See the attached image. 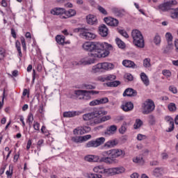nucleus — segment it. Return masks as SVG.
Returning a JSON list of instances; mask_svg holds the SVG:
<instances>
[{"mask_svg": "<svg viewBox=\"0 0 178 178\" xmlns=\"http://www.w3.org/2000/svg\"><path fill=\"white\" fill-rule=\"evenodd\" d=\"M85 51L90 52L89 56L93 58H106L113 51V46L108 42H86L83 44Z\"/></svg>", "mask_w": 178, "mask_h": 178, "instance_id": "1", "label": "nucleus"}, {"mask_svg": "<svg viewBox=\"0 0 178 178\" xmlns=\"http://www.w3.org/2000/svg\"><path fill=\"white\" fill-rule=\"evenodd\" d=\"M106 113L107 112L102 108L95 107L92 112L84 114L82 118L83 120L88 122V126H95L111 120V116L105 115Z\"/></svg>", "mask_w": 178, "mask_h": 178, "instance_id": "2", "label": "nucleus"}, {"mask_svg": "<svg viewBox=\"0 0 178 178\" xmlns=\"http://www.w3.org/2000/svg\"><path fill=\"white\" fill-rule=\"evenodd\" d=\"M97 94H99V92L97 90H76L72 95L71 98L73 99H85L88 101V99H91V95H96Z\"/></svg>", "mask_w": 178, "mask_h": 178, "instance_id": "3", "label": "nucleus"}, {"mask_svg": "<svg viewBox=\"0 0 178 178\" xmlns=\"http://www.w3.org/2000/svg\"><path fill=\"white\" fill-rule=\"evenodd\" d=\"M131 37L135 47H137V48H144L145 47L144 36H143V33L137 29L133 30Z\"/></svg>", "mask_w": 178, "mask_h": 178, "instance_id": "4", "label": "nucleus"}, {"mask_svg": "<svg viewBox=\"0 0 178 178\" xmlns=\"http://www.w3.org/2000/svg\"><path fill=\"white\" fill-rule=\"evenodd\" d=\"M115 69V65L111 63H99L92 67L93 73H99L102 70H112Z\"/></svg>", "mask_w": 178, "mask_h": 178, "instance_id": "5", "label": "nucleus"}, {"mask_svg": "<svg viewBox=\"0 0 178 178\" xmlns=\"http://www.w3.org/2000/svg\"><path fill=\"white\" fill-rule=\"evenodd\" d=\"M174 5H177V1L176 0H170L159 5L157 10H159V12H169V10H172Z\"/></svg>", "mask_w": 178, "mask_h": 178, "instance_id": "6", "label": "nucleus"}, {"mask_svg": "<svg viewBox=\"0 0 178 178\" xmlns=\"http://www.w3.org/2000/svg\"><path fill=\"white\" fill-rule=\"evenodd\" d=\"M143 115H149L155 111V103L150 99H147L143 104Z\"/></svg>", "mask_w": 178, "mask_h": 178, "instance_id": "7", "label": "nucleus"}, {"mask_svg": "<svg viewBox=\"0 0 178 178\" xmlns=\"http://www.w3.org/2000/svg\"><path fill=\"white\" fill-rule=\"evenodd\" d=\"M105 143V138L100 137L96 138L95 140L88 141L86 144V148H97Z\"/></svg>", "mask_w": 178, "mask_h": 178, "instance_id": "8", "label": "nucleus"}, {"mask_svg": "<svg viewBox=\"0 0 178 178\" xmlns=\"http://www.w3.org/2000/svg\"><path fill=\"white\" fill-rule=\"evenodd\" d=\"M125 170L126 169L123 167L111 168L106 170V173H107V176H115V175L124 173Z\"/></svg>", "mask_w": 178, "mask_h": 178, "instance_id": "9", "label": "nucleus"}, {"mask_svg": "<svg viewBox=\"0 0 178 178\" xmlns=\"http://www.w3.org/2000/svg\"><path fill=\"white\" fill-rule=\"evenodd\" d=\"M104 20L108 26H111V27H116L118 24H119V21L113 17H105Z\"/></svg>", "mask_w": 178, "mask_h": 178, "instance_id": "10", "label": "nucleus"}, {"mask_svg": "<svg viewBox=\"0 0 178 178\" xmlns=\"http://www.w3.org/2000/svg\"><path fill=\"white\" fill-rule=\"evenodd\" d=\"M121 108L124 112H130L132 109H134V104L131 102H126L122 104Z\"/></svg>", "mask_w": 178, "mask_h": 178, "instance_id": "11", "label": "nucleus"}, {"mask_svg": "<svg viewBox=\"0 0 178 178\" xmlns=\"http://www.w3.org/2000/svg\"><path fill=\"white\" fill-rule=\"evenodd\" d=\"M165 120L170 124V127L166 130L167 133L173 131V130H175V121L173 118L170 116H166L165 117Z\"/></svg>", "mask_w": 178, "mask_h": 178, "instance_id": "12", "label": "nucleus"}, {"mask_svg": "<svg viewBox=\"0 0 178 178\" xmlns=\"http://www.w3.org/2000/svg\"><path fill=\"white\" fill-rule=\"evenodd\" d=\"M82 37L83 38H85V40H94L97 35L92 33H90L88 31V29H85L83 32H82Z\"/></svg>", "mask_w": 178, "mask_h": 178, "instance_id": "13", "label": "nucleus"}, {"mask_svg": "<svg viewBox=\"0 0 178 178\" xmlns=\"http://www.w3.org/2000/svg\"><path fill=\"white\" fill-rule=\"evenodd\" d=\"M99 34L102 37H107L108 34H109V30L105 24H102L99 27Z\"/></svg>", "mask_w": 178, "mask_h": 178, "instance_id": "14", "label": "nucleus"}, {"mask_svg": "<svg viewBox=\"0 0 178 178\" xmlns=\"http://www.w3.org/2000/svg\"><path fill=\"white\" fill-rule=\"evenodd\" d=\"M137 95V90L128 88L123 92V97H136Z\"/></svg>", "mask_w": 178, "mask_h": 178, "instance_id": "15", "label": "nucleus"}, {"mask_svg": "<svg viewBox=\"0 0 178 178\" xmlns=\"http://www.w3.org/2000/svg\"><path fill=\"white\" fill-rule=\"evenodd\" d=\"M86 22L88 24H90L91 26H94V24H97V23H98L97 17L94 15H88L86 16Z\"/></svg>", "mask_w": 178, "mask_h": 178, "instance_id": "16", "label": "nucleus"}, {"mask_svg": "<svg viewBox=\"0 0 178 178\" xmlns=\"http://www.w3.org/2000/svg\"><path fill=\"white\" fill-rule=\"evenodd\" d=\"M83 112L81 111H65L63 113V118H74V116H79L81 115Z\"/></svg>", "mask_w": 178, "mask_h": 178, "instance_id": "17", "label": "nucleus"}, {"mask_svg": "<svg viewBox=\"0 0 178 178\" xmlns=\"http://www.w3.org/2000/svg\"><path fill=\"white\" fill-rule=\"evenodd\" d=\"M106 170H108V168H104L103 165H97L93 168V172L95 173H101V175H106L108 176V172Z\"/></svg>", "mask_w": 178, "mask_h": 178, "instance_id": "18", "label": "nucleus"}, {"mask_svg": "<svg viewBox=\"0 0 178 178\" xmlns=\"http://www.w3.org/2000/svg\"><path fill=\"white\" fill-rule=\"evenodd\" d=\"M123 154H124V152L122 149H111V158H113V159H115V158H119V156H122Z\"/></svg>", "mask_w": 178, "mask_h": 178, "instance_id": "19", "label": "nucleus"}, {"mask_svg": "<svg viewBox=\"0 0 178 178\" xmlns=\"http://www.w3.org/2000/svg\"><path fill=\"white\" fill-rule=\"evenodd\" d=\"M140 77L144 86H145V87H148V86H149V78H148L147 74H145V72H141L140 74Z\"/></svg>", "mask_w": 178, "mask_h": 178, "instance_id": "20", "label": "nucleus"}, {"mask_svg": "<svg viewBox=\"0 0 178 178\" xmlns=\"http://www.w3.org/2000/svg\"><path fill=\"white\" fill-rule=\"evenodd\" d=\"M65 10L64 8H56L51 10V15H56L57 16L65 15Z\"/></svg>", "mask_w": 178, "mask_h": 178, "instance_id": "21", "label": "nucleus"}, {"mask_svg": "<svg viewBox=\"0 0 178 178\" xmlns=\"http://www.w3.org/2000/svg\"><path fill=\"white\" fill-rule=\"evenodd\" d=\"M122 65L125 67H132V69H135V67H137V65L134 62L130 60H124L122 61Z\"/></svg>", "mask_w": 178, "mask_h": 178, "instance_id": "22", "label": "nucleus"}, {"mask_svg": "<svg viewBox=\"0 0 178 178\" xmlns=\"http://www.w3.org/2000/svg\"><path fill=\"white\" fill-rule=\"evenodd\" d=\"M100 162H104L107 165H112V163L115 162V160L113 159V158H112V156H110L107 157H102L100 159Z\"/></svg>", "mask_w": 178, "mask_h": 178, "instance_id": "23", "label": "nucleus"}, {"mask_svg": "<svg viewBox=\"0 0 178 178\" xmlns=\"http://www.w3.org/2000/svg\"><path fill=\"white\" fill-rule=\"evenodd\" d=\"M94 62H95V59L94 58H85L80 60L79 64L84 65H92V63H94Z\"/></svg>", "mask_w": 178, "mask_h": 178, "instance_id": "24", "label": "nucleus"}, {"mask_svg": "<svg viewBox=\"0 0 178 178\" xmlns=\"http://www.w3.org/2000/svg\"><path fill=\"white\" fill-rule=\"evenodd\" d=\"M65 16H62L61 18L62 19H67V17H72L73 16H75L76 15V11L73 9H70L67 11H65Z\"/></svg>", "mask_w": 178, "mask_h": 178, "instance_id": "25", "label": "nucleus"}, {"mask_svg": "<svg viewBox=\"0 0 178 178\" xmlns=\"http://www.w3.org/2000/svg\"><path fill=\"white\" fill-rule=\"evenodd\" d=\"M118 143L115 140H108L104 144V148H113Z\"/></svg>", "mask_w": 178, "mask_h": 178, "instance_id": "26", "label": "nucleus"}, {"mask_svg": "<svg viewBox=\"0 0 178 178\" xmlns=\"http://www.w3.org/2000/svg\"><path fill=\"white\" fill-rule=\"evenodd\" d=\"M117 130L118 127L116 125H111L107 129L106 134H115Z\"/></svg>", "mask_w": 178, "mask_h": 178, "instance_id": "27", "label": "nucleus"}, {"mask_svg": "<svg viewBox=\"0 0 178 178\" xmlns=\"http://www.w3.org/2000/svg\"><path fill=\"white\" fill-rule=\"evenodd\" d=\"M56 41L59 44V45H65V36L60 35H56Z\"/></svg>", "mask_w": 178, "mask_h": 178, "instance_id": "28", "label": "nucleus"}, {"mask_svg": "<svg viewBox=\"0 0 178 178\" xmlns=\"http://www.w3.org/2000/svg\"><path fill=\"white\" fill-rule=\"evenodd\" d=\"M72 142L75 143V144H81L83 143V140L81 136H73L72 138Z\"/></svg>", "mask_w": 178, "mask_h": 178, "instance_id": "29", "label": "nucleus"}, {"mask_svg": "<svg viewBox=\"0 0 178 178\" xmlns=\"http://www.w3.org/2000/svg\"><path fill=\"white\" fill-rule=\"evenodd\" d=\"M115 42L118 47H119V48H121L122 49H123V48H125L126 47V44L124 43V42L122 41V40H120L119 38H117L115 39Z\"/></svg>", "mask_w": 178, "mask_h": 178, "instance_id": "30", "label": "nucleus"}, {"mask_svg": "<svg viewBox=\"0 0 178 178\" xmlns=\"http://www.w3.org/2000/svg\"><path fill=\"white\" fill-rule=\"evenodd\" d=\"M170 17L171 19H178V8L172 10Z\"/></svg>", "mask_w": 178, "mask_h": 178, "instance_id": "31", "label": "nucleus"}, {"mask_svg": "<svg viewBox=\"0 0 178 178\" xmlns=\"http://www.w3.org/2000/svg\"><path fill=\"white\" fill-rule=\"evenodd\" d=\"M165 38L167 40V42L168 43V45H172V42L173 41V36L172 35V33H166Z\"/></svg>", "mask_w": 178, "mask_h": 178, "instance_id": "32", "label": "nucleus"}, {"mask_svg": "<svg viewBox=\"0 0 178 178\" xmlns=\"http://www.w3.org/2000/svg\"><path fill=\"white\" fill-rule=\"evenodd\" d=\"M143 121L140 119H136L135 124H134V129H135V130H137V129H140V127H141Z\"/></svg>", "mask_w": 178, "mask_h": 178, "instance_id": "33", "label": "nucleus"}, {"mask_svg": "<svg viewBox=\"0 0 178 178\" xmlns=\"http://www.w3.org/2000/svg\"><path fill=\"white\" fill-rule=\"evenodd\" d=\"M168 108L170 112H176V111L177 110V107L176 106V104L175 103H170L168 106Z\"/></svg>", "mask_w": 178, "mask_h": 178, "instance_id": "34", "label": "nucleus"}, {"mask_svg": "<svg viewBox=\"0 0 178 178\" xmlns=\"http://www.w3.org/2000/svg\"><path fill=\"white\" fill-rule=\"evenodd\" d=\"M151 58H147L143 60V67H151Z\"/></svg>", "mask_w": 178, "mask_h": 178, "instance_id": "35", "label": "nucleus"}, {"mask_svg": "<svg viewBox=\"0 0 178 178\" xmlns=\"http://www.w3.org/2000/svg\"><path fill=\"white\" fill-rule=\"evenodd\" d=\"M133 162L143 165L144 163V159H143V156H136V159H133Z\"/></svg>", "mask_w": 178, "mask_h": 178, "instance_id": "36", "label": "nucleus"}, {"mask_svg": "<svg viewBox=\"0 0 178 178\" xmlns=\"http://www.w3.org/2000/svg\"><path fill=\"white\" fill-rule=\"evenodd\" d=\"M108 87H118V86H120V81H114L112 82L107 83Z\"/></svg>", "mask_w": 178, "mask_h": 178, "instance_id": "37", "label": "nucleus"}, {"mask_svg": "<svg viewBox=\"0 0 178 178\" xmlns=\"http://www.w3.org/2000/svg\"><path fill=\"white\" fill-rule=\"evenodd\" d=\"M34 120V115L33 113H29L27 117L26 123H29V125H31L33 123V121Z\"/></svg>", "mask_w": 178, "mask_h": 178, "instance_id": "38", "label": "nucleus"}, {"mask_svg": "<svg viewBox=\"0 0 178 178\" xmlns=\"http://www.w3.org/2000/svg\"><path fill=\"white\" fill-rule=\"evenodd\" d=\"M6 175H7L8 178H12V176L13 175V166H9V170L6 172Z\"/></svg>", "mask_w": 178, "mask_h": 178, "instance_id": "39", "label": "nucleus"}, {"mask_svg": "<svg viewBox=\"0 0 178 178\" xmlns=\"http://www.w3.org/2000/svg\"><path fill=\"white\" fill-rule=\"evenodd\" d=\"M87 177L88 178H102V175L94 173H88Z\"/></svg>", "mask_w": 178, "mask_h": 178, "instance_id": "40", "label": "nucleus"}, {"mask_svg": "<svg viewBox=\"0 0 178 178\" xmlns=\"http://www.w3.org/2000/svg\"><path fill=\"white\" fill-rule=\"evenodd\" d=\"M73 133L75 136H77L79 134H80L81 136V135L84 134V132H83V130H81V128H80V127L74 129L73 131Z\"/></svg>", "mask_w": 178, "mask_h": 178, "instance_id": "41", "label": "nucleus"}, {"mask_svg": "<svg viewBox=\"0 0 178 178\" xmlns=\"http://www.w3.org/2000/svg\"><path fill=\"white\" fill-rule=\"evenodd\" d=\"M116 80V76L113 74L106 75V81H113Z\"/></svg>", "mask_w": 178, "mask_h": 178, "instance_id": "42", "label": "nucleus"}, {"mask_svg": "<svg viewBox=\"0 0 178 178\" xmlns=\"http://www.w3.org/2000/svg\"><path fill=\"white\" fill-rule=\"evenodd\" d=\"M153 175L156 177H159L162 176V173H161V168L154 169V170L153 172Z\"/></svg>", "mask_w": 178, "mask_h": 178, "instance_id": "43", "label": "nucleus"}, {"mask_svg": "<svg viewBox=\"0 0 178 178\" xmlns=\"http://www.w3.org/2000/svg\"><path fill=\"white\" fill-rule=\"evenodd\" d=\"M83 88H84L85 90H95V86L91 85V84H87L85 83L83 85Z\"/></svg>", "mask_w": 178, "mask_h": 178, "instance_id": "44", "label": "nucleus"}, {"mask_svg": "<svg viewBox=\"0 0 178 178\" xmlns=\"http://www.w3.org/2000/svg\"><path fill=\"white\" fill-rule=\"evenodd\" d=\"M20 40H21V43H22L24 51H26V49H27V47L26 46V39H24V36H21Z\"/></svg>", "mask_w": 178, "mask_h": 178, "instance_id": "45", "label": "nucleus"}, {"mask_svg": "<svg viewBox=\"0 0 178 178\" xmlns=\"http://www.w3.org/2000/svg\"><path fill=\"white\" fill-rule=\"evenodd\" d=\"M20 40H21V43H22L24 51H26V49H27V47L26 46V39H24V36H21Z\"/></svg>", "mask_w": 178, "mask_h": 178, "instance_id": "46", "label": "nucleus"}, {"mask_svg": "<svg viewBox=\"0 0 178 178\" xmlns=\"http://www.w3.org/2000/svg\"><path fill=\"white\" fill-rule=\"evenodd\" d=\"M154 42L156 45H159V44H161V36H159V35H155Z\"/></svg>", "mask_w": 178, "mask_h": 178, "instance_id": "47", "label": "nucleus"}, {"mask_svg": "<svg viewBox=\"0 0 178 178\" xmlns=\"http://www.w3.org/2000/svg\"><path fill=\"white\" fill-rule=\"evenodd\" d=\"M81 129L83 134H86V133H90V131H91V128L88 126H83V127H81Z\"/></svg>", "mask_w": 178, "mask_h": 178, "instance_id": "48", "label": "nucleus"}, {"mask_svg": "<svg viewBox=\"0 0 178 178\" xmlns=\"http://www.w3.org/2000/svg\"><path fill=\"white\" fill-rule=\"evenodd\" d=\"M162 74H163V76H165V77H170L172 76V72H170V70H163L162 71Z\"/></svg>", "mask_w": 178, "mask_h": 178, "instance_id": "49", "label": "nucleus"}, {"mask_svg": "<svg viewBox=\"0 0 178 178\" xmlns=\"http://www.w3.org/2000/svg\"><path fill=\"white\" fill-rule=\"evenodd\" d=\"M109 102V99L108 97H103L99 99V104H108Z\"/></svg>", "mask_w": 178, "mask_h": 178, "instance_id": "50", "label": "nucleus"}, {"mask_svg": "<svg viewBox=\"0 0 178 178\" xmlns=\"http://www.w3.org/2000/svg\"><path fill=\"white\" fill-rule=\"evenodd\" d=\"M42 144H44V140L43 139H40L38 141V143H37V149H38V151L41 150V147H42Z\"/></svg>", "mask_w": 178, "mask_h": 178, "instance_id": "51", "label": "nucleus"}, {"mask_svg": "<svg viewBox=\"0 0 178 178\" xmlns=\"http://www.w3.org/2000/svg\"><path fill=\"white\" fill-rule=\"evenodd\" d=\"M169 90L172 92V94H177V88L175 86H170L169 87Z\"/></svg>", "mask_w": 178, "mask_h": 178, "instance_id": "52", "label": "nucleus"}, {"mask_svg": "<svg viewBox=\"0 0 178 178\" xmlns=\"http://www.w3.org/2000/svg\"><path fill=\"white\" fill-rule=\"evenodd\" d=\"M102 155L103 156H112V149L103 152Z\"/></svg>", "mask_w": 178, "mask_h": 178, "instance_id": "53", "label": "nucleus"}, {"mask_svg": "<svg viewBox=\"0 0 178 178\" xmlns=\"http://www.w3.org/2000/svg\"><path fill=\"white\" fill-rule=\"evenodd\" d=\"M97 81H102V83H105L106 81V75L99 76L97 78Z\"/></svg>", "mask_w": 178, "mask_h": 178, "instance_id": "54", "label": "nucleus"}, {"mask_svg": "<svg viewBox=\"0 0 178 178\" xmlns=\"http://www.w3.org/2000/svg\"><path fill=\"white\" fill-rule=\"evenodd\" d=\"M90 106H96V105H99V99L92 100L89 103Z\"/></svg>", "mask_w": 178, "mask_h": 178, "instance_id": "55", "label": "nucleus"}, {"mask_svg": "<svg viewBox=\"0 0 178 178\" xmlns=\"http://www.w3.org/2000/svg\"><path fill=\"white\" fill-rule=\"evenodd\" d=\"M119 33L122 35V37H124V38H129V34H127V32L124 30H120Z\"/></svg>", "mask_w": 178, "mask_h": 178, "instance_id": "56", "label": "nucleus"}, {"mask_svg": "<svg viewBox=\"0 0 178 178\" xmlns=\"http://www.w3.org/2000/svg\"><path fill=\"white\" fill-rule=\"evenodd\" d=\"M98 10L100 13H102L103 15H108V12H106V10H105V8H104V7L102 6H98Z\"/></svg>", "mask_w": 178, "mask_h": 178, "instance_id": "57", "label": "nucleus"}, {"mask_svg": "<svg viewBox=\"0 0 178 178\" xmlns=\"http://www.w3.org/2000/svg\"><path fill=\"white\" fill-rule=\"evenodd\" d=\"M6 50L3 47H0V60H2V58L5 56Z\"/></svg>", "mask_w": 178, "mask_h": 178, "instance_id": "58", "label": "nucleus"}, {"mask_svg": "<svg viewBox=\"0 0 178 178\" xmlns=\"http://www.w3.org/2000/svg\"><path fill=\"white\" fill-rule=\"evenodd\" d=\"M33 129L36 131H40V123L38 122H34L33 123Z\"/></svg>", "mask_w": 178, "mask_h": 178, "instance_id": "59", "label": "nucleus"}, {"mask_svg": "<svg viewBox=\"0 0 178 178\" xmlns=\"http://www.w3.org/2000/svg\"><path fill=\"white\" fill-rule=\"evenodd\" d=\"M27 95L28 98L30 97V90L25 88L23 90L22 96L26 97Z\"/></svg>", "mask_w": 178, "mask_h": 178, "instance_id": "60", "label": "nucleus"}, {"mask_svg": "<svg viewBox=\"0 0 178 178\" xmlns=\"http://www.w3.org/2000/svg\"><path fill=\"white\" fill-rule=\"evenodd\" d=\"M145 138H147V136H145V135L138 134V136H137V140H138V141L145 140Z\"/></svg>", "mask_w": 178, "mask_h": 178, "instance_id": "61", "label": "nucleus"}, {"mask_svg": "<svg viewBox=\"0 0 178 178\" xmlns=\"http://www.w3.org/2000/svg\"><path fill=\"white\" fill-rule=\"evenodd\" d=\"M115 122H122V120H124V115H118L115 119Z\"/></svg>", "mask_w": 178, "mask_h": 178, "instance_id": "62", "label": "nucleus"}, {"mask_svg": "<svg viewBox=\"0 0 178 178\" xmlns=\"http://www.w3.org/2000/svg\"><path fill=\"white\" fill-rule=\"evenodd\" d=\"M82 138V143H84V141H88V140H90L91 138V135H86L83 136H81Z\"/></svg>", "mask_w": 178, "mask_h": 178, "instance_id": "63", "label": "nucleus"}, {"mask_svg": "<svg viewBox=\"0 0 178 178\" xmlns=\"http://www.w3.org/2000/svg\"><path fill=\"white\" fill-rule=\"evenodd\" d=\"M92 162H101V159H99V156L92 155Z\"/></svg>", "mask_w": 178, "mask_h": 178, "instance_id": "64", "label": "nucleus"}]
</instances>
